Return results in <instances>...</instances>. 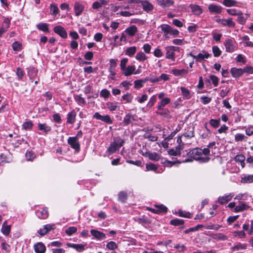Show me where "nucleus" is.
<instances>
[{
  "mask_svg": "<svg viewBox=\"0 0 253 253\" xmlns=\"http://www.w3.org/2000/svg\"><path fill=\"white\" fill-rule=\"evenodd\" d=\"M201 152V149L197 148L191 150L188 154L193 159L200 163H207L210 160V158L208 156H202Z\"/></svg>",
  "mask_w": 253,
  "mask_h": 253,
  "instance_id": "nucleus-1",
  "label": "nucleus"
},
{
  "mask_svg": "<svg viewBox=\"0 0 253 253\" xmlns=\"http://www.w3.org/2000/svg\"><path fill=\"white\" fill-rule=\"evenodd\" d=\"M125 141L120 137L114 138V141L111 142L107 149V152L109 154L114 153L118 150L124 144Z\"/></svg>",
  "mask_w": 253,
  "mask_h": 253,
  "instance_id": "nucleus-2",
  "label": "nucleus"
},
{
  "mask_svg": "<svg viewBox=\"0 0 253 253\" xmlns=\"http://www.w3.org/2000/svg\"><path fill=\"white\" fill-rule=\"evenodd\" d=\"M179 48L174 46H167L165 47L166 58L171 59L172 61L175 60V51H179Z\"/></svg>",
  "mask_w": 253,
  "mask_h": 253,
  "instance_id": "nucleus-3",
  "label": "nucleus"
},
{
  "mask_svg": "<svg viewBox=\"0 0 253 253\" xmlns=\"http://www.w3.org/2000/svg\"><path fill=\"white\" fill-rule=\"evenodd\" d=\"M224 45L225 47L226 51L228 52H232L235 50L236 42L233 39H226Z\"/></svg>",
  "mask_w": 253,
  "mask_h": 253,
  "instance_id": "nucleus-4",
  "label": "nucleus"
},
{
  "mask_svg": "<svg viewBox=\"0 0 253 253\" xmlns=\"http://www.w3.org/2000/svg\"><path fill=\"white\" fill-rule=\"evenodd\" d=\"M161 28L162 31L166 34H170L174 36H176L179 34V31L177 30L173 29L168 25H162Z\"/></svg>",
  "mask_w": 253,
  "mask_h": 253,
  "instance_id": "nucleus-5",
  "label": "nucleus"
},
{
  "mask_svg": "<svg viewBox=\"0 0 253 253\" xmlns=\"http://www.w3.org/2000/svg\"><path fill=\"white\" fill-rule=\"evenodd\" d=\"M68 143L71 147L76 151L79 152L80 150V145L77 139V137H69L68 139Z\"/></svg>",
  "mask_w": 253,
  "mask_h": 253,
  "instance_id": "nucleus-6",
  "label": "nucleus"
},
{
  "mask_svg": "<svg viewBox=\"0 0 253 253\" xmlns=\"http://www.w3.org/2000/svg\"><path fill=\"white\" fill-rule=\"evenodd\" d=\"M93 118L97 120H100L108 124H112L113 123L112 120L108 115L102 116L98 112H96L93 115Z\"/></svg>",
  "mask_w": 253,
  "mask_h": 253,
  "instance_id": "nucleus-7",
  "label": "nucleus"
},
{
  "mask_svg": "<svg viewBox=\"0 0 253 253\" xmlns=\"http://www.w3.org/2000/svg\"><path fill=\"white\" fill-rule=\"evenodd\" d=\"M55 228V225L53 224H48L43 226L42 228H41L38 231V233L41 236H44L48 232Z\"/></svg>",
  "mask_w": 253,
  "mask_h": 253,
  "instance_id": "nucleus-8",
  "label": "nucleus"
},
{
  "mask_svg": "<svg viewBox=\"0 0 253 253\" xmlns=\"http://www.w3.org/2000/svg\"><path fill=\"white\" fill-rule=\"evenodd\" d=\"M54 32L62 38L66 39L67 37V33L64 28L61 26H56L53 29Z\"/></svg>",
  "mask_w": 253,
  "mask_h": 253,
  "instance_id": "nucleus-9",
  "label": "nucleus"
},
{
  "mask_svg": "<svg viewBox=\"0 0 253 253\" xmlns=\"http://www.w3.org/2000/svg\"><path fill=\"white\" fill-rule=\"evenodd\" d=\"M142 155L152 161H158L160 159V156L156 152L151 153L149 151H147L142 153Z\"/></svg>",
  "mask_w": 253,
  "mask_h": 253,
  "instance_id": "nucleus-10",
  "label": "nucleus"
},
{
  "mask_svg": "<svg viewBox=\"0 0 253 253\" xmlns=\"http://www.w3.org/2000/svg\"><path fill=\"white\" fill-rule=\"evenodd\" d=\"M90 233L94 238L98 240H101L106 238V236L104 233L97 230L91 229Z\"/></svg>",
  "mask_w": 253,
  "mask_h": 253,
  "instance_id": "nucleus-11",
  "label": "nucleus"
},
{
  "mask_svg": "<svg viewBox=\"0 0 253 253\" xmlns=\"http://www.w3.org/2000/svg\"><path fill=\"white\" fill-rule=\"evenodd\" d=\"M209 10L210 12L215 14H220L222 11V7L220 5L214 4H211L208 6Z\"/></svg>",
  "mask_w": 253,
  "mask_h": 253,
  "instance_id": "nucleus-12",
  "label": "nucleus"
},
{
  "mask_svg": "<svg viewBox=\"0 0 253 253\" xmlns=\"http://www.w3.org/2000/svg\"><path fill=\"white\" fill-rule=\"evenodd\" d=\"M84 6L79 2H76L74 4V9L75 15L77 16L81 14L84 9Z\"/></svg>",
  "mask_w": 253,
  "mask_h": 253,
  "instance_id": "nucleus-13",
  "label": "nucleus"
},
{
  "mask_svg": "<svg viewBox=\"0 0 253 253\" xmlns=\"http://www.w3.org/2000/svg\"><path fill=\"white\" fill-rule=\"evenodd\" d=\"M10 20L8 18H5L1 27L0 28V37L4 33L9 27Z\"/></svg>",
  "mask_w": 253,
  "mask_h": 253,
  "instance_id": "nucleus-14",
  "label": "nucleus"
},
{
  "mask_svg": "<svg viewBox=\"0 0 253 253\" xmlns=\"http://www.w3.org/2000/svg\"><path fill=\"white\" fill-rule=\"evenodd\" d=\"M219 21L221 24L224 26H227L229 27L233 28L235 26V23L233 21L232 18H231L228 19H219Z\"/></svg>",
  "mask_w": 253,
  "mask_h": 253,
  "instance_id": "nucleus-15",
  "label": "nucleus"
},
{
  "mask_svg": "<svg viewBox=\"0 0 253 253\" xmlns=\"http://www.w3.org/2000/svg\"><path fill=\"white\" fill-rule=\"evenodd\" d=\"M28 75L31 80H33L37 76L38 70L33 67L27 68Z\"/></svg>",
  "mask_w": 253,
  "mask_h": 253,
  "instance_id": "nucleus-16",
  "label": "nucleus"
},
{
  "mask_svg": "<svg viewBox=\"0 0 253 253\" xmlns=\"http://www.w3.org/2000/svg\"><path fill=\"white\" fill-rule=\"evenodd\" d=\"M157 3L164 8L172 5L174 2L172 0H158Z\"/></svg>",
  "mask_w": 253,
  "mask_h": 253,
  "instance_id": "nucleus-17",
  "label": "nucleus"
},
{
  "mask_svg": "<svg viewBox=\"0 0 253 253\" xmlns=\"http://www.w3.org/2000/svg\"><path fill=\"white\" fill-rule=\"evenodd\" d=\"M230 71L232 76L234 78H239L244 73V70L242 68H232Z\"/></svg>",
  "mask_w": 253,
  "mask_h": 253,
  "instance_id": "nucleus-18",
  "label": "nucleus"
},
{
  "mask_svg": "<svg viewBox=\"0 0 253 253\" xmlns=\"http://www.w3.org/2000/svg\"><path fill=\"white\" fill-rule=\"evenodd\" d=\"M140 3L143 7V9L146 11L149 12L153 9V5L148 1H141Z\"/></svg>",
  "mask_w": 253,
  "mask_h": 253,
  "instance_id": "nucleus-19",
  "label": "nucleus"
},
{
  "mask_svg": "<svg viewBox=\"0 0 253 253\" xmlns=\"http://www.w3.org/2000/svg\"><path fill=\"white\" fill-rule=\"evenodd\" d=\"M45 249V246L42 243H38L34 245V250L36 253H44Z\"/></svg>",
  "mask_w": 253,
  "mask_h": 253,
  "instance_id": "nucleus-20",
  "label": "nucleus"
},
{
  "mask_svg": "<svg viewBox=\"0 0 253 253\" xmlns=\"http://www.w3.org/2000/svg\"><path fill=\"white\" fill-rule=\"evenodd\" d=\"M233 196V195H232V194H229L228 195H225L222 197H219L218 198V201L220 204L222 205L230 201Z\"/></svg>",
  "mask_w": 253,
  "mask_h": 253,
  "instance_id": "nucleus-21",
  "label": "nucleus"
},
{
  "mask_svg": "<svg viewBox=\"0 0 253 253\" xmlns=\"http://www.w3.org/2000/svg\"><path fill=\"white\" fill-rule=\"evenodd\" d=\"M38 216L41 219H46L48 216V210L46 209H42L41 211H37Z\"/></svg>",
  "mask_w": 253,
  "mask_h": 253,
  "instance_id": "nucleus-22",
  "label": "nucleus"
},
{
  "mask_svg": "<svg viewBox=\"0 0 253 253\" xmlns=\"http://www.w3.org/2000/svg\"><path fill=\"white\" fill-rule=\"evenodd\" d=\"M211 56V55L210 54L203 50L202 51V52L199 53L197 55V61L199 62H201L205 58H208Z\"/></svg>",
  "mask_w": 253,
  "mask_h": 253,
  "instance_id": "nucleus-23",
  "label": "nucleus"
},
{
  "mask_svg": "<svg viewBox=\"0 0 253 253\" xmlns=\"http://www.w3.org/2000/svg\"><path fill=\"white\" fill-rule=\"evenodd\" d=\"M137 27L134 26H130L126 29L125 32L130 36H133L137 32Z\"/></svg>",
  "mask_w": 253,
  "mask_h": 253,
  "instance_id": "nucleus-24",
  "label": "nucleus"
},
{
  "mask_svg": "<svg viewBox=\"0 0 253 253\" xmlns=\"http://www.w3.org/2000/svg\"><path fill=\"white\" fill-rule=\"evenodd\" d=\"M76 113L74 111H71L67 115V123L68 124H73L75 121Z\"/></svg>",
  "mask_w": 253,
  "mask_h": 253,
  "instance_id": "nucleus-25",
  "label": "nucleus"
},
{
  "mask_svg": "<svg viewBox=\"0 0 253 253\" xmlns=\"http://www.w3.org/2000/svg\"><path fill=\"white\" fill-rule=\"evenodd\" d=\"M249 208V206L244 203H241L239 205L236 206L235 208V211L236 212H240Z\"/></svg>",
  "mask_w": 253,
  "mask_h": 253,
  "instance_id": "nucleus-26",
  "label": "nucleus"
},
{
  "mask_svg": "<svg viewBox=\"0 0 253 253\" xmlns=\"http://www.w3.org/2000/svg\"><path fill=\"white\" fill-rule=\"evenodd\" d=\"M245 157L242 154L240 155H237L235 158V161L236 162H239L241 164V165L242 168H244L245 167Z\"/></svg>",
  "mask_w": 253,
  "mask_h": 253,
  "instance_id": "nucleus-27",
  "label": "nucleus"
},
{
  "mask_svg": "<svg viewBox=\"0 0 253 253\" xmlns=\"http://www.w3.org/2000/svg\"><path fill=\"white\" fill-rule=\"evenodd\" d=\"M132 121H135L134 116L130 114H128L124 117L123 122L126 125H128L131 123Z\"/></svg>",
  "mask_w": 253,
  "mask_h": 253,
  "instance_id": "nucleus-28",
  "label": "nucleus"
},
{
  "mask_svg": "<svg viewBox=\"0 0 253 253\" xmlns=\"http://www.w3.org/2000/svg\"><path fill=\"white\" fill-rule=\"evenodd\" d=\"M170 98L167 97L163 99L158 104V109L159 110H161L165 105L170 102Z\"/></svg>",
  "mask_w": 253,
  "mask_h": 253,
  "instance_id": "nucleus-29",
  "label": "nucleus"
},
{
  "mask_svg": "<svg viewBox=\"0 0 253 253\" xmlns=\"http://www.w3.org/2000/svg\"><path fill=\"white\" fill-rule=\"evenodd\" d=\"M227 12L231 15L233 16H240L243 15V13L239 10L232 8V9H228L226 10Z\"/></svg>",
  "mask_w": 253,
  "mask_h": 253,
  "instance_id": "nucleus-30",
  "label": "nucleus"
},
{
  "mask_svg": "<svg viewBox=\"0 0 253 253\" xmlns=\"http://www.w3.org/2000/svg\"><path fill=\"white\" fill-rule=\"evenodd\" d=\"M190 7H191L192 12L194 14L199 15L201 13L202 10H201V7L199 5H196V4H191L190 5Z\"/></svg>",
  "mask_w": 253,
  "mask_h": 253,
  "instance_id": "nucleus-31",
  "label": "nucleus"
},
{
  "mask_svg": "<svg viewBox=\"0 0 253 253\" xmlns=\"http://www.w3.org/2000/svg\"><path fill=\"white\" fill-rule=\"evenodd\" d=\"M135 69V68L134 66H129L127 68H125V70H123L124 71V75L126 76H128L134 72Z\"/></svg>",
  "mask_w": 253,
  "mask_h": 253,
  "instance_id": "nucleus-32",
  "label": "nucleus"
},
{
  "mask_svg": "<svg viewBox=\"0 0 253 253\" xmlns=\"http://www.w3.org/2000/svg\"><path fill=\"white\" fill-rule=\"evenodd\" d=\"M241 182L243 183H250L253 182V174L245 175L242 177Z\"/></svg>",
  "mask_w": 253,
  "mask_h": 253,
  "instance_id": "nucleus-33",
  "label": "nucleus"
},
{
  "mask_svg": "<svg viewBox=\"0 0 253 253\" xmlns=\"http://www.w3.org/2000/svg\"><path fill=\"white\" fill-rule=\"evenodd\" d=\"M38 128L40 130L43 131L46 133L51 130L50 126H47L46 124H38Z\"/></svg>",
  "mask_w": 253,
  "mask_h": 253,
  "instance_id": "nucleus-34",
  "label": "nucleus"
},
{
  "mask_svg": "<svg viewBox=\"0 0 253 253\" xmlns=\"http://www.w3.org/2000/svg\"><path fill=\"white\" fill-rule=\"evenodd\" d=\"M222 3L226 6L230 7L237 5L238 2L234 0H223Z\"/></svg>",
  "mask_w": 253,
  "mask_h": 253,
  "instance_id": "nucleus-35",
  "label": "nucleus"
},
{
  "mask_svg": "<svg viewBox=\"0 0 253 253\" xmlns=\"http://www.w3.org/2000/svg\"><path fill=\"white\" fill-rule=\"evenodd\" d=\"M37 28L43 32H48V25L46 23H41L37 25Z\"/></svg>",
  "mask_w": 253,
  "mask_h": 253,
  "instance_id": "nucleus-36",
  "label": "nucleus"
},
{
  "mask_svg": "<svg viewBox=\"0 0 253 253\" xmlns=\"http://www.w3.org/2000/svg\"><path fill=\"white\" fill-rule=\"evenodd\" d=\"M188 71L185 69L178 70L176 69H173L171 71V73L175 76H179L182 74L187 73Z\"/></svg>",
  "mask_w": 253,
  "mask_h": 253,
  "instance_id": "nucleus-37",
  "label": "nucleus"
},
{
  "mask_svg": "<svg viewBox=\"0 0 253 253\" xmlns=\"http://www.w3.org/2000/svg\"><path fill=\"white\" fill-rule=\"evenodd\" d=\"M6 224V221H5L1 227V232L2 233L7 236L9 234L10 231V226L9 225H7L5 224Z\"/></svg>",
  "mask_w": 253,
  "mask_h": 253,
  "instance_id": "nucleus-38",
  "label": "nucleus"
},
{
  "mask_svg": "<svg viewBox=\"0 0 253 253\" xmlns=\"http://www.w3.org/2000/svg\"><path fill=\"white\" fill-rule=\"evenodd\" d=\"M127 198V193L125 191H121L118 194L119 201L125 203Z\"/></svg>",
  "mask_w": 253,
  "mask_h": 253,
  "instance_id": "nucleus-39",
  "label": "nucleus"
},
{
  "mask_svg": "<svg viewBox=\"0 0 253 253\" xmlns=\"http://www.w3.org/2000/svg\"><path fill=\"white\" fill-rule=\"evenodd\" d=\"M107 108L111 111L118 110L119 107L117 105V102H108L107 103Z\"/></svg>",
  "mask_w": 253,
  "mask_h": 253,
  "instance_id": "nucleus-40",
  "label": "nucleus"
},
{
  "mask_svg": "<svg viewBox=\"0 0 253 253\" xmlns=\"http://www.w3.org/2000/svg\"><path fill=\"white\" fill-rule=\"evenodd\" d=\"M136 51V48L135 46H131L127 48L126 50V54L129 56H132Z\"/></svg>",
  "mask_w": 253,
  "mask_h": 253,
  "instance_id": "nucleus-41",
  "label": "nucleus"
},
{
  "mask_svg": "<svg viewBox=\"0 0 253 253\" xmlns=\"http://www.w3.org/2000/svg\"><path fill=\"white\" fill-rule=\"evenodd\" d=\"M106 247L110 250H115L118 248V245L115 242L110 241L106 245Z\"/></svg>",
  "mask_w": 253,
  "mask_h": 253,
  "instance_id": "nucleus-42",
  "label": "nucleus"
},
{
  "mask_svg": "<svg viewBox=\"0 0 253 253\" xmlns=\"http://www.w3.org/2000/svg\"><path fill=\"white\" fill-rule=\"evenodd\" d=\"M180 89L181 90L182 95L186 99H189L191 97L190 93L188 89L184 87H181Z\"/></svg>",
  "mask_w": 253,
  "mask_h": 253,
  "instance_id": "nucleus-43",
  "label": "nucleus"
},
{
  "mask_svg": "<svg viewBox=\"0 0 253 253\" xmlns=\"http://www.w3.org/2000/svg\"><path fill=\"white\" fill-rule=\"evenodd\" d=\"M159 111L160 112H157L158 114H159L160 115L163 116L167 118H170L169 111L168 109H164V108H162L161 110Z\"/></svg>",
  "mask_w": 253,
  "mask_h": 253,
  "instance_id": "nucleus-44",
  "label": "nucleus"
},
{
  "mask_svg": "<svg viewBox=\"0 0 253 253\" xmlns=\"http://www.w3.org/2000/svg\"><path fill=\"white\" fill-rule=\"evenodd\" d=\"M246 248L247 245L246 244H242L241 243H239L233 247V250L234 251H239L240 250H245Z\"/></svg>",
  "mask_w": 253,
  "mask_h": 253,
  "instance_id": "nucleus-45",
  "label": "nucleus"
},
{
  "mask_svg": "<svg viewBox=\"0 0 253 253\" xmlns=\"http://www.w3.org/2000/svg\"><path fill=\"white\" fill-rule=\"evenodd\" d=\"M170 223L171 225H174V226H178L182 225L184 223V220L182 219H174L172 220H171L170 221Z\"/></svg>",
  "mask_w": 253,
  "mask_h": 253,
  "instance_id": "nucleus-46",
  "label": "nucleus"
},
{
  "mask_svg": "<svg viewBox=\"0 0 253 253\" xmlns=\"http://www.w3.org/2000/svg\"><path fill=\"white\" fill-rule=\"evenodd\" d=\"M77 231V228L75 227L72 226L67 228L65 230V233L68 235H71L76 233Z\"/></svg>",
  "mask_w": 253,
  "mask_h": 253,
  "instance_id": "nucleus-47",
  "label": "nucleus"
},
{
  "mask_svg": "<svg viewBox=\"0 0 253 253\" xmlns=\"http://www.w3.org/2000/svg\"><path fill=\"white\" fill-rule=\"evenodd\" d=\"M213 239L215 240H225L227 239V237L222 233H218L214 235Z\"/></svg>",
  "mask_w": 253,
  "mask_h": 253,
  "instance_id": "nucleus-48",
  "label": "nucleus"
},
{
  "mask_svg": "<svg viewBox=\"0 0 253 253\" xmlns=\"http://www.w3.org/2000/svg\"><path fill=\"white\" fill-rule=\"evenodd\" d=\"M135 58L137 60L139 61H144L147 59L146 56L145 55V54L142 52H140L138 53H137Z\"/></svg>",
  "mask_w": 253,
  "mask_h": 253,
  "instance_id": "nucleus-49",
  "label": "nucleus"
},
{
  "mask_svg": "<svg viewBox=\"0 0 253 253\" xmlns=\"http://www.w3.org/2000/svg\"><path fill=\"white\" fill-rule=\"evenodd\" d=\"M146 83L145 79L144 80H138L134 81V86L136 88H140L143 86V84Z\"/></svg>",
  "mask_w": 253,
  "mask_h": 253,
  "instance_id": "nucleus-50",
  "label": "nucleus"
},
{
  "mask_svg": "<svg viewBox=\"0 0 253 253\" xmlns=\"http://www.w3.org/2000/svg\"><path fill=\"white\" fill-rule=\"evenodd\" d=\"M212 52L215 57H218L221 55V51L217 46H212Z\"/></svg>",
  "mask_w": 253,
  "mask_h": 253,
  "instance_id": "nucleus-51",
  "label": "nucleus"
},
{
  "mask_svg": "<svg viewBox=\"0 0 253 253\" xmlns=\"http://www.w3.org/2000/svg\"><path fill=\"white\" fill-rule=\"evenodd\" d=\"M110 95V91L106 89H103L100 91V96L105 99L108 98Z\"/></svg>",
  "mask_w": 253,
  "mask_h": 253,
  "instance_id": "nucleus-52",
  "label": "nucleus"
},
{
  "mask_svg": "<svg viewBox=\"0 0 253 253\" xmlns=\"http://www.w3.org/2000/svg\"><path fill=\"white\" fill-rule=\"evenodd\" d=\"M75 100L78 102V104L81 105H84L85 104V99L82 97L81 95H77L75 97Z\"/></svg>",
  "mask_w": 253,
  "mask_h": 253,
  "instance_id": "nucleus-53",
  "label": "nucleus"
},
{
  "mask_svg": "<svg viewBox=\"0 0 253 253\" xmlns=\"http://www.w3.org/2000/svg\"><path fill=\"white\" fill-rule=\"evenodd\" d=\"M59 12L58 7L55 4H51L50 5V13L52 14L56 15Z\"/></svg>",
  "mask_w": 253,
  "mask_h": 253,
  "instance_id": "nucleus-54",
  "label": "nucleus"
},
{
  "mask_svg": "<svg viewBox=\"0 0 253 253\" xmlns=\"http://www.w3.org/2000/svg\"><path fill=\"white\" fill-rule=\"evenodd\" d=\"M33 126V123L31 121L24 122L22 125V127L24 129H31Z\"/></svg>",
  "mask_w": 253,
  "mask_h": 253,
  "instance_id": "nucleus-55",
  "label": "nucleus"
},
{
  "mask_svg": "<svg viewBox=\"0 0 253 253\" xmlns=\"http://www.w3.org/2000/svg\"><path fill=\"white\" fill-rule=\"evenodd\" d=\"M158 211V213L160 212H166L167 211V208L163 205L156 206Z\"/></svg>",
  "mask_w": 253,
  "mask_h": 253,
  "instance_id": "nucleus-56",
  "label": "nucleus"
},
{
  "mask_svg": "<svg viewBox=\"0 0 253 253\" xmlns=\"http://www.w3.org/2000/svg\"><path fill=\"white\" fill-rule=\"evenodd\" d=\"M21 43L18 42H15L12 43V48L15 51H19L21 48Z\"/></svg>",
  "mask_w": 253,
  "mask_h": 253,
  "instance_id": "nucleus-57",
  "label": "nucleus"
},
{
  "mask_svg": "<svg viewBox=\"0 0 253 253\" xmlns=\"http://www.w3.org/2000/svg\"><path fill=\"white\" fill-rule=\"evenodd\" d=\"M219 120H214V119H211L210 121V124L213 127L216 128L218 127L219 125Z\"/></svg>",
  "mask_w": 253,
  "mask_h": 253,
  "instance_id": "nucleus-58",
  "label": "nucleus"
},
{
  "mask_svg": "<svg viewBox=\"0 0 253 253\" xmlns=\"http://www.w3.org/2000/svg\"><path fill=\"white\" fill-rule=\"evenodd\" d=\"M19 80H21L24 76V72L20 68H17L16 72Z\"/></svg>",
  "mask_w": 253,
  "mask_h": 253,
  "instance_id": "nucleus-59",
  "label": "nucleus"
},
{
  "mask_svg": "<svg viewBox=\"0 0 253 253\" xmlns=\"http://www.w3.org/2000/svg\"><path fill=\"white\" fill-rule=\"evenodd\" d=\"M146 168L148 170H153L156 171L158 168L154 164H150L146 165Z\"/></svg>",
  "mask_w": 253,
  "mask_h": 253,
  "instance_id": "nucleus-60",
  "label": "nucleus"
},
{
  "mask_svg": "<svg viewBox=\"0 0 253 253\" xmlns=\"http://www.w3.org/2000/svg\"><path fill=\"white\" fill-rule=\"evenodd\" d=\"M210 79L211 80L212 84L214 86H217L218 84V79L217 77L214 75L210 76Z\"/></svg>",
  "mask_w": 253,
  "mask_h": 253,
  "instance_id": "nucleus-61",
  "label": "nucleus"
},
{
  "mask_svg": "<svg viewBox=\"0 0 253 253\" xmlns=\"http://www.w3.org/2000/svg\"><path fill=\"white\" fill-rule=\"evenodd\" d=\"M154 54L157 57H160L163 56V53L160 48H157L154 51Z\"/></svg>",
  "mask_w": 253,
  "mask_h": 253,
  "instance_id": "nucleus-62",
  "label": "nucleus"
},
{
  "mask_svg": "<svg viewBox=\"0 0 253 253\" xmlns=\"http://www.w3.org/2000/svg\"><path fill=\"white\" fill-rule=\"evenodd\" d=\"M174 248L176 249L179 252H183L186 250V247L183 245H180L179 244H175L174 245Z\"/></svg>",
  "mask_w": 253,
  "mask_h": 253,
  "instance_id": "nucleus-63",
  "label": "nucleus"
},
{
  "mask_svg": "<svg viewBox=\"0 0 253 253\" xmlns=\"http://www.w3.org/2000/svg\"><path fill=\"white\" fill-rule=\"evenodd\" d=\"M246 133L248 136L253 134V126H249L246 129Z\"/></svg>",
  "mask_w": 253,
  "mask_h": 253,
  "instance_id": "nucleus-64",
  "label": "nucleus"
}]
</instances>
